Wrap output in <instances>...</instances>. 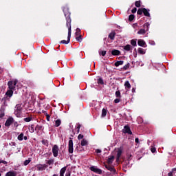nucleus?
<instances>
[{
    "instance_id": "obj_54",
    "label": "nucleus",
    "mask_w": 176,
    "mask_h": 176,
    "mask_svg": "<svg viewBox=\"0 0 176 176\" xmlns=\"http://www.w3.org/2000/svg\"><path fill=\"white\" fill-rule=\"evenodd\" d=\"M65 176H71V173L67 172Z\"/></svg>"
},
{
    "instance_id": "obj_25",
    "label": "nucleus",
    "mask_w": 176,
    "mask_h": 176,
    "mask_svg": "<svg viewBox=\"0 0 176 176\" xmlns=\"http://www.w3.org/2000/svg\"><path fill=\"white\" fill-rule=\"evenodd\" d=\"M13 89H11V90H8L7 92H6V96H8V97H12L13 96Z\"/></svg>"
},
{
    "instance_id": "obj_10",
    "label": "nucleus",
    "mask_w": 176,
    "mask_h": 176,
    "mask_svg": "<svg viewBox=\"0 0 176 176\" xmlns=\"http://www.w3.org/2000/svg\"><path fill=\"white\" fill-rule=\"evenodd\" d=\"M107 170H109V171H111V173H113L115 175L116 174V169L115 168L109 166V165H104Z\"/></svg>"
},
{
    "instance_id": "obj_40",
    "label": "nucleus",
    "mask_w": 176,
    "mask_h": 176,
    "mask_svg": "<svg viewBox=\"0 0 176 176\" xmlns=\"http://www.w3.org/2000/svg\"><path fill=\"white\" fill-rule=\"evenodd\" d=\"M35 130H36V131H39V130H42V126H41V125L36 126Z\"/></svg>"
},
{
    "instance_id": "obj_13",
    "label": "nucleus",
    "mask_w": 176,
    "mask_h": 176,
    "mask_svg": "<svg viewBox=\"0 0 176 176\" xmlns=\"http://www.w3.org/2000/svg\"><path fill=\"white\" fill-rule=\"evenodd\" d=\"M143 13L144 16L146 17H151V14L149 13V10H147L146 8H143Z\"/></svg>"
},
{
    "instance_id": "obj_11",
    "label": "nucleus",
    "mask_w": 176,
    "mask_h": 176,
    "mask_svg": "<svg viewBox=\"0 0 176 176\" xmlns=\"http://www.w3.org/2000/svg\"><path fill=\"white\" fill-rule=\"evenodd\" d=\"M124 87H125L126 91H129V90L131 89V85H130V82L129 81H126L124 82Z\"/></svg>"
},
{
    "instance_id": "obj_55",
    "label": "nucleus",
    "mask_w": 176,
    "mask_h": 176,
    "mask_svg": "<svg viewBox=\"0 0 176 176\" xmlns=\"http://www.w3.org/2000/svg\"><path fill=\"white\" fill-rule=\"evenodd\" d=\"M23 140H25V141H27V140H28V138H27V136H23Z\"/></svg>"
},
{
    "instance_id": "obj_63",
    "label": "nucleus",
    "mask_w": 176,
    "mask_h": 176,
    "mask_svg": "<svg viewBox=\"0 0 176 176\" xmlns=\"http://www.w3.org/2000/svg\"><path fill=\"white\" fill-rule=\"evenodd\" d=\"M1 127H2V126L0 124V129H1Z\"/></svg>"
},
{
    "instance_id": "obj_56",
    "label": "nucleus",
    "mask_w": 176,
    "mask_h": 176,
    "mask_svg": "<svg viewBox=\"0 0 176 176\" xmlns=\"http://www.w3.org/2000/svg\"><path fill=\"white\" fill-rule=\"evenodd\" d=\"M1 163H3V164H8V162L6 161H1Z\"/></svg>"
},
{
    "instance_id": "obj_15",
    "label": "nucleus",
    "mask_w": 176,
    "mask_h": 176,
    "mask_svg": "<svg viewBox=\"0 0 176 176\" xmlns=\"http://www.w3.org/2000/svg\"><path fill=\"white\" fill-rule=\"evenodd\" d=\"M17 175V173L15 171H9L6 174V176H16Z\"/></svg>"
},
{
    "instance_id": "obj_33",
    "label": "nucleus",
    "mask_w": 176,
    "mask_h": 176,
    "mask_svg": "<svg viewBox=\"0 0 176 176\" xmlns=\"http://www.w3.org/2000/svg\"><path fill=\"white\" fill-rule=\"evenodd\" d=\"M30 163H31V160H26L24 162H23V165L24 166H28V164H30Z\"/></svg>"
},
{
    "instance_id": "obj_8",
    "label": "nucleus",
    "mask_w": 176,
    "mask_h": 176,
    "mask_svg": "<svg viewBox=\"0 0 176 176\" xmlns=\"http://www.w3.org/2000/svg\"><path fill=\"white\" fill-rule=\"evenodd\" d=\"M68 151L69 153H74V141L72 140L69 141Z\"/></svg>"
},
{
    "instance_id": "obj_7",
    "label": "nucleus",
    "mask_w": 176,
    "mask_h": 176,
    "mask_svg": "<svg viewBox=\"0 0 176 176\" xmlns=\"http://www.w3.org/2000/svg\"><path fill=\"white\" fill-rule=\"evenodd\" d=\"M8 87L10 90H14L16 85H17V80L14 81H9L8 83Z\"/></svg>"
},
{
    "instance_id": "obj_37",
    "label": "nucleus",
    "mask_w": 176,
    "mask_h": 176,
    "mask_svg": "<svg viewBox=\"0 0 176 176\" xmlns=\"http://www.w3.org/2000/svg\"><path fill=\"white\" fill-rule=\"evenodd\" d=\"M135 5L136 6V8H140L141 6V1H138L135 3Z\"/></svg>"
},
{
    "instance_id": "obj_20",
    "label": "nucleus",
    "mask_w": 176,
    "mask_h": 176,
    "mask_svg": "<svg viewBox=\"0 0 176 176\" xmlns=\"http://www.w3.org/2000/svg\"><path fill=\"white\" fill-rule=\"evenodd\" d=\"M65 171H67V167L62 168L60 170V176H64Z\"/></svg>"
},
{
    "instance_id": "obj_53",
    "label": "nucleus",
    "mask_w": 176,
    "mask_h": 176,
    "mask_svg": "<svg viewBox=\"0 0 176 176\" xmlns=\"http://www.w3.org/2000/svg\"><path fill=\"white\" fill-rule=\"evenodd\" d=\"M96 153H101V150H100V149H96Z\"/></svg>"
},
{
    "instance_id": "obj_35",
    "label": "nucleus",
    "mask_w": 176,
    "mask_h": 176,
    "mask_svg": "<svg viewBox=\"0 0 176 176\" xmlns=\"http://www.w3.org/2000/svg\"><path fill=\"white\" fill-rule=\"evenodd\" d=\"M80 35V29L77 28V29L76 30V36H79Z\"/></svg>"
},
{
    "instance_id": "obj_18",
    "label": "nucleus",
    "mask_w": 176,
    "mask_h": 176,
    "mask_svg": "<svg viewBox=\"0 0 176 176\" xmlns=\"http://www.w3.org/2000/svg\"><path fill=\"white\" fill-rule=\"evenodd\" d=\"M111 54L113 56H119V54H120V51L117 50H113L111 51Z\"/></svg>"
},
{
    "instance_id": "obj_21",
    "label": "nucleus",
    "mask_w": 176,
    "mask_h": 176,
    "mask_svg": "<svg viewBox=\"0 0 176 176\" xmlns=\"http://www.w3.org/2000/svg\"><path fill=\"white\" fill-rule=\"evenodd\" d=\"M115 35H116V33H115V32H111L109 35V38H111V41H113L115 39Z\"/></svg>"
},
{
    "instance_id": "obj_64",
    "label": "nucleus",
    "mask_w": 176,
    "mask_h": 176,
    "mask_svg": "<svg viewBox=\"0 0 176 176\" xmlns=\"http://www.w3.org/2000/svg\"><path fill=\"white\" fill-rule=\"evenodd\" d=\"M0 176H1V173H0Z\"/></svg>"
},
{
    "instance_id": "obj_44",
    "label": "nucleus",
    "mask_w": 176,
    "mask_h": 176,
    "mask_svg": "<svg viewBox=\"0 0 176 176\" xmlns=\"http://www.w3.org/2000/svg\"><path fill=\"white\" fill-rule=\"evenodd\" d=\"M12 124H14V127H19V122H17V121H14V122Z\"/></svg>"
},
{
    "instance_id": "obj_34",
    "label": "nucleus",
    "mask_w": 176,
    "mask_h": 176,
    "mask_svg": "<svg viewBox=\"0 0 176 176\" xmlns=\"http://www.w3.org/2000/svg\"><path fill=\"white\" fill-rule=\"evenodd\" d=\"M116 97H117L118 98H120V97H122V96L120 95V91H116Z\"/></svg>"
},
{
    "instance_id": "obj_42",
    "label": "nucleus",
    "mask_w": 176,
    "mask_h": 176,
    "mask_svg": "<svg viewBox=\"0 0 176 176\" xmlns=\"http://www.w3.org/2000/svg\"><path fill=\"white\" fill-rule=\"evenodd\" d=\"M134 17L135 16L133 14L129 15V21H133V20H134Z\"/></svg>"
},
{
    "instance_id": "obj_24",
    "label": "nucleus",
    "mask_w": 176,
    "mask_h": 176,
    "mask_svg": "<svg viewBox=\"0 0 176 176\" xmlns=\"http://www.w3.org/2000/svg\"><path fill=\"white\" fill-rule=\"evenodd\" d=\"M46 164H48V166H52V164H54V160L51 159L46 161Z\"/></svg>"
},
{
    "instance_id": "obj_22",
    "label": "nucleus",
    "mask_w": 176,
    "mask_h": 176,
    "mask_svg": "<svg viewBox=\"0 0 176 176\" xmlns=\"http://www.w3.org/2000/svg\"><path fill=\"white\" fill-rule=\"evenodd\" d=\"M138 53H139V54H145L146 52L145 50L140 47L138 49Z\"/></svg>"
},
{
    "instance_id": "obj_5",
    "label": "nucleus",
    "mask_w": 176,
    "mask_h": 176,
    "mask_svg": "<svg viewBox=\"0 0 176 176\" xmlns=\"http://www.w3.org/2000/svg\"><path fill=\"white\" fill-rule=\"evenodd\" d=\"M37 171H45L47 168V165L46 164H37L36 165Z\"/></svg>"
},
{
    "instance_id": "obj_6",
    "label": "nucleus",
    "mask_w": 176,
    "mask_h": 176,
    "mask_svg": "<svg viewBox=\"0 0 176 176\" xmlns=\"http://www.w3.org/2000/svg\"><path fill=\"white\" fill-rule=\"evenodd\" d=\"M91 171H93L94 173H96V174H102V170L96 166H93L90 167Z\"/></svg>"
},
{
    "instance_id": "obj_12",
    "label": "nucleus",
    "mask_w": 176,
    "mask_h": 176,
    "mask_svg": "<svg viewBox=\"0 0 176 176\" xmlns=\"http://www.w3.org/2000/svg\"><path fill=\"white\" fill-rule=\"evenodd\" d=\"M138 46H141L142 47H145L146 43L145 41H144V40L140 39L138 41Z\"/></svg>"
},
{
    "instance_id": "obj_49",
    "label": "nucleus",
    "mask_w": 176,
    "mask_h": 176,
    "mask_svg": "<svg viewBox=\"0 0 176 176\" xmlns=\"http://www.w3.org/2000/svg\"><path fill=\"white\" fill-rule=\"evenodd\" d=\"M10 146H16V142H10Z\"/></svg>"
},
{
    "instance_id": "obj_60",
    "label": "nucleus",
    "mask_w": 176,
    "mask_h": 176,
    "mask_svg": "<svg viewBox=\"0 0 176 176\" xmlns=\"http://www.w3.org/2000/svg\"><path fill=\"white\" fill-rule=\"evenodd\" d=\"M152 45H155V43H154V42H153V43H152Z\"/></svg>"
},
{
    "instance_id": "obj_23",
    "label": "nucleus",
    "mask_w": 176,
    "mask_h": 176,
    "mask_svg": "<svg viewBox=\"0 0 176 176\" xmlns=\"http://www.w3.org/2000/svg\"><path fill=\"white\" fill-rule=\"evenodd\" d=\"M176 173V168L172 169L170 172L168 173V176H174V174Z\"/></svg>"
},
{
    "instance_id": "obj_59",
    "label": "nucleus",
    "mask_w": 176,
    "mask_h": 176,
    "mask_svg": "<svg viewBox=\"0 0 176 176\" xmlns=\"http://www.w3.org/2000/svg\"><path fill=\"white\" fill-rule=\"evenodd\" d=\"M52 176H58V175L56 174H54Z\"/></svg>"
},
{
    "instance_id": "obj_17",
    "label": "nucleus",
    "mask_w": 176,
    "mask_h": 176,
    "mask_svg": "<svg viewBox=\"0 0 176 176\" xmlns=\"http://www.w3.org/2000/svg\"><path fill=\"white\" fill-rule=\"evenodd\" d=\"M122 47L124 50H126V52H130L131 50V45L129 44L125 46H123Z\"/></svg>"
},
{
    "instance_id": "obj_9",
    "label": "nucleus",
    "mask_w": 176,
    "mask_h": 176,
    "mask_svg": "<svg viewBox=\"0 0 176 176\" xmlns=\"http://www.w3.org/2000/svg\"><path fill=\"white\" fill-rule=\"evenodd\" d=\"M122 131L124 133V134H133V132H131V129H130V126H124Z\"/></svg>"
},
{
    "instance_id": "obj_48",
    "label": "nucleus",
    "mask_w": 176,
    "mask_h": 176,
    "mask_svg": "<svg viewBox=\"0 0 176 176\" xmlns=\"http://www.w3.org/2000/svg\"><path fill=\"white\" fill-rule=\"evenodd\" d=\"M129 67H130V64L128 63L124 66V69H128Z\"/></svg>"
},
{
    "instance_id": "obj_1",
    "label": "nucleus",
    "mask_w": 176,
    "mask_h": 176,
    "mask_svg": "<svg viewBox=\"0 0 176 176\" xmlns=\"http://www.w3.org/2000/svg\"><path fill=\"white\" fill-rule=\"evenodd\" d=\"M63 12L65 14V16L66 17V25L68 28V36H67V40H63L60 41V43H63L64 45H68L69 43V41H71V13L68 10V8L65 7L63 8Z\"/></svg>"
},
{
    "instance_id": "obj_50",
    "label": "nucleus",
    "mask_w": 176,
    "mask_h": 176,
    "mask_svg": "<svg viewBox=\"0 0 176 176\" xmlns=\"http://www.w3.org/2000/svg\"><path fill=\"white\" fill-rule=\"evenodd\" d=\"M100 54H102V56H105V54H107V52L106 51H102L101 52H100Z\"/></svg>"
},
{
    "instance_id": "obj_36",
    "label": "nucleus",
    "mask_w": 176,
    "mask_h": 176,
    "mask_svg": "<svg viewBox=\"0 0 176 176\" xmlns=\"http://www.w3.org/2000/svg\"><path fill=\"white\" fill-rule=\"evenodd\" d=\"M32 120V118H31V117H28V118H24V122H31Z\"/></svg>"
},
{
    "instance_id": "obj_14",
    "label": "nucleus",
    "mask_w": 176,
    "mask_h": 176,
    "mask_svg": "<svg viewBox=\"0 0 176 176\" xmlns=\"http://www.w3.org/2000/svg\"><path fill=\"white\" fill-rule=\"evenodd\" d=\"M28 130L30 133H34L35 131V125L34 124L29 125Z\"/></svg>"
},
{
    "instance_id": "obj_16",
    "label": "nucleus",
    "mask_w": 176,
    "mask_h": 176,
    "mask_svg": "<svg viewBox=\"0 0 176 176\" xmlns=\"http://www.w3.org/2000/svg\"><path fill=\"white\" fill-rule=\"evenodd\" d=\"M80 127H82L80 124H76L75 131H76L77 134H79V131H80Z\"/></svg>"
},
{
    "instance_id": "obj_62",
    "label": "nucleus",
    "mask_w": 176,
    "mask_h": 176,
    "mask_svg": "<svg viewBox=\"0 0 176 176\" xmlns=\"http://www.w3.org/2000/svg\"><path fill=\"white\" fill-rule=\"evenodd\" d=\"M1 163H2V160H0V164H1Z\"/></svg>"
},
{
    "instance_id": "obj_26",
    "label": "nucleus",
    "mask_w": 176,
    "mask_h": 176,
    "mask_svg": "<svg viewBox=\"0 0 176 176\" xmlns=\"http://www.w3.org/2000/svg\"><path fill=\"white\" fill-rule=\"evenodd\" d=\"M19 141H23L24 140V133H21L17 138Z\"/></svg>"
},
{
    "instance_id": "obj_2",
    "label": "nucleus",
    "mask_w": 176,
    "mask_h": 176,
    "mask_svg": "<svg viewBox=\"0 0 176 176\" xmlns=\"http://www.w3.org/2000/svg\"><path fill=\"white\" fill-rule=\"evenodd\" d=\"M149 23H146L144 24V29H140L138 32V34L139 35H144L146 31H149Z\"/></svg>"
},
{
    "instance_id": "obj_27",
    "label": "nucleus",
    "mask_w": 176,
    "mask_h": 176,
    "mask_svg": "<svg viewBox=\"0 0 176 176\" xmlns=\"http://www.w3.org/2000/svg\"><path fill=\"white\" fill-rule=\"evenodd\" d=\"M120 156H122V151L120 149H118L117 151V161L120 159Z\"/></svg>"
},
{
    "instance_id": "obj_31",
    "label": "nucleus",
    "mask_w": 176,
    "mask_h": 176,
    "mask_svg": "<svg viewBox=\"0 0 176 176\" xmlns=\"http://www.w3.org/2000/svg\"><path fill=\"white\" fill-rule=\"evenodd\" d=\"M107 116V109H102V117L105 118Z\"/></svg>"
},
{
    "instance_id": "obj_52",
    "label": "nucleus",
    "mask_w": 176,
    "mask_h": 176,
    "mask_svg": "<svg viewBox=\"0 0 176 176\" xmlns=\"http://www.w3.org/2000/svg\"><path fill=\"white\" fill-rule=\"evenodd\" d=\"M137 12V8H134L133 10H132V13H136Z\"/></svg>"
},
{
    "instance_id": "obj_3",
    "label": "nucleus",
    "mask_w": 176,
    "mask_h": 176,
    "mask_svg": "<svg viewBox=\"0 0 176 176\" xmlns=\"http://www.w3.org/2000/svg\"><path fill=\"white\" fill-rule=\"evenodd\" d=\"M13 122H14V118L12 116H9L5 122V126L10 127V126L13 124Z\"/></svg>"
},
{
    "instance_id": "obj_4",
    "label": "nucleus",
    "mask_w": 176,
    "mask_h": 176,
    "mask_svg": "<svg viewBox=\"0 0 176 176\" xmlns=\"http://www.w3.org/2000/svg\"><path fill=\"white\" fill-rule=\"evenodd\" d=\"M59 151H60V149L58 148V146H57L56 144L53 146L52 153H53L54 157H57V156H58Z\"/></svg>"
},
{
    "instance_id": "obj_47",
    "label": "nucleus",
    "mask_w": 176,
    "mask_h": 176,
    "mask_svg": "<svg viewBox=\"0 0 176 176\" xmlns=\"http://www.w3.org/2000/svg\"><path fill=\"white\" fill-rule=\"evenodd\" d=\"M151 151L152 153H155V152H156V148L151 147Z\"/></svg>"
},
{
    "instance_id": "obj_38",
    "label": "nucleus",
    "mask_w": 176,
    "mask_h": 176,
    "mask_svg": "<svg viewBox=\"0 0 176 176\" xmlns=\"http://www.w3.org/2000/svg\"><path fill=\"white\" fill-rule=\"evenodd\" d=\"M142 13H144V8H140L138 10V14H142Z\"/></svg>"
},
{
    "instance_id": "obj_57",
    "label": "nucleus",
    "mask_w": 176,
    "mask_h": 176,
    "mask_svg": "<svg viewBox=\"0 0 176 176\" xmlns=\"http://www.w3.org/2000/svg\"><path fill=\"white\" fill-rule=\"evenodd\" d=\"M132 93H135V88H132Z\"/></svg>"
},
{
    "instance_id": "obj_45",
    "label": "nucleus",
    "mask_w": 176,
    "mask_h": 176,
    "mask_svg": "<svg viewBox=\"0 0 176 176\" xmlns=\"http://www.w3.org/2000/svg\"><path fill=\"white\" fill-rule=\"evenodd\" d=\"M115 104H119L120 102V98H116L114 100Z\"/></svg>"
},
{
    "instance_id": "obj_41",
    "label": "nucleus",
    "mask_w": 176,
    "mask_h": 176,
    "mask_svg": "<svg viewBox=\"0 0 176 176\" xmlns=\"http://www.w3.org/2000/svg\"><path fill=\"white\" fill-rule=\"evenodd\" d=\"M76 41H78V42H82V36L80 35L78 37H76Z\"/></svg>"
},
{
    "instance_id": "obj_51",
    "label": "nucleus",
    "mask_w": 176,
    "mask_h": 176,
    "mask_svg": "<svg viewBox=\"0 0 176 176\" xmlns=\"http://www.w3.org/2000/svg\"><path fill=\"white\" fill-rule=\"evenodd\" d=\"M135 142H136V144H140V139H138V138H136L135 139Z\"/></svg>"
},
{
    "instance_id": "obj_58",
    "label": "nucleus",
    "mask_w": 176,
    "mask_h": 176,
    "mask_svg": "<svg viewBox=\"0 0 176 176\" xmlns=\"http://www.w3.org/2000/svg\"><path fill=\"white\" fill-rule=\"evenodd\" d=\"M49 119H50V116H49V115H47V120L49 121Z\"/></svg>"
},
{
    "instance_id": "obj_43",
    "label": "nucleus",
    "mask_w": 176,
    "mask_h": 176,
    "mask_svg": "<svg viewBox=\"0 0 176 176\" xmlns=\"http://www.w3.org/2000/svg\"><path fill=\"white\" fill-rule=\"evenodd\" d=\"M42 144L43 145H45L46 146L49 145V143H47V140H42Z\"/></svg>"
},
{
    "instance_id": "obj_39",
    "label": "nucleus",
    "mask_w": 176,
    "mask_h": 176,
    "mask_svg": "<svg viewBox=\"0 0 176 176\" xmlns=\"http://www.w3.org/2000/svg\"><path fill=\"white\" fill-rule=\"evenodd\" d=\"M131 44L132 45V46H137V41L131 40Z\"/></svg>"
},
{
    "instance_id": "obj_19",
    "label": "nucleus",
    "mask_w": 176,
    "mask_h": 176,
    "mask_svg": "<svg viewBox=\"0 0 176 176\" xmlns=\"http://www.w3.org/2000/svg\"><path fill=\"white\" fill-rule=\"evenodd\" d=\"M115 159V157L113 156H110L108 160H107V163L109 164H112V163H113V160Z\"/></svg>"
},
{
    "instance_id": "obj_30",
    "label": "nucleus",
    "mask_w": 176,
    "mask_h": 176,
    "mask_svg": "<svg viewBox=\"0 0 176 176\" xmlns=\"http://www.w3.org/2000/svg\"><path fill=\"white\" fill-rule=\"evenodd\" d=\"M61 124V120H56L55 121V127H58Z\"/></svg>"
},
{
    "instance_id": "obj_29",
    "label": "nucleus",
    "mask_w": 176,
    "mask_h": 176,
    "mask_svg": "<svg viewBox=\"0 0 176 176\" xmlns=\"http://www.w3.org/2000/svg\"><path fill=\"white\" fill-rule=\"evenodd\" d=\"M88 142L86 140V139H83L81 141V146H86V145H87Z\"/></svg>"
},
{
    "instance_id": "obj_32",
    "label": "nucleus",
    "mask_w": 176,
    "mask_h": 176,
    "mask_svg": "<svg viewBox=\"0 0 176 176\" xmlns=\"http://www.w3.org/2000/svg\"><path fill=\"white\" fill-rule=\"evenodd\" d=\"M97 82L98 85H104V80L101 78L98 79Z\"/></svg>"
},
{
    "instance_id": "obj_61",
    "label": "nucleus",
    "mask_w": 176,
    "mask_h": 176,
    "mask_svg": "<svg viewBox=\"0 0 176 176\" xmlns=\"http://www.w3.org/2000/svg\"><path fill=\"white\" fill-rule=\"evenodd\" d=\"M152 45H155V43H154V42H153V43H152Z\"/></svg>"
},
{
    "instance_id": "obj_28",
    "label": "nucleus",
    "mask_w": 176,
    "mask_h": 176,
    "mask_svg": "<svg viewBox=\"0 0 176 176\" xmlns=\"http://www.w3.org/2000/svg\"><path fill=\"white\" fill-rule=\"evenodd\" d=\"M123 60H118L115 63V66L116 67H119V65H123Z\"/></svg>"
},
{
    "instance_id": "obj_46",
    "label": "nucleus",
    "mask_w": 176,
    "mask_h": 176,
    "mask_svg": "<svg viewBox=\"0 0 176 176\" xmlns=\"http://www.w3.org/2000/svg\"><path fill=\"white\" fill-rule=\"evenodd\" d=\"M83 135L79 134L78 136V140H83Z\"/></svg>"
}]
</instances>
